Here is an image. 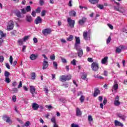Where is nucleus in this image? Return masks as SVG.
Returning <instances> with one entry per match:
<instances>
[{
  "label": "nucleus",
  "mask_w": 127,
  "mask_h": 127,
  "mask_svg": "<svg viewBox=\"0 0 127 127\" xmlns=\"http://www.w3.org/2000/svg\"><path fill=\"white\" fill-rule=\"evenodd\" d=\"M74 38V36L72 35H69V36L67 38V41H72L73 39Z\"/></svg>",
  "instance_id": "nucleus-30"
},
{
  "label": "nucleus",
  "mask_w": 127,
  "mask_h": 127,
  "mask_svg": "<svg viewBox=\"0 0 127 127\" xmlns=\"http://www.w3.org/2000/svg\"><path fill=\"white\" fill-rule=\"evenodd\" d=\"M54 67H55V69L57 70L58 68V64H57V63L56 62H53Z\"/></svg>",
  "instance_id": "nucleus-34"
},
{
  "label": "nucleus",
  "mask_w": 127,
  "mask_h": 127,
  "mask_svg": "<svg viewBox=\"0 0 127 127\" xmlns=\"http://www.w3.org/2000/svg\"><path fill=\"white\" fill-rule=\"evenodd\" d=\"M71 64H72L74 66L76 65V60H73L71 62Z\"/></svg>",
  "instance_id": "nucleus-53"
},
{
  "label": "nucleus",
  "mask_w": 127,
  "mask_h": 127,
  "mask_svg": "<svg viewBox=\"0 0 127 127\" xmlns=\"http://www.w3.org/2000/svg\"><path fill=\"white\" fill-rule=\"evenodd\" d=\"M83 37L84 40H88L89 36L88 35V32L87 31L83 32Z\"/></svg>",
  "instance_id": "nucleus-12"
},
{
  "label": "nucleus",
  "mask_w": 127,
  "mask_h": 127,
  "mask_svg": "<svg viewBox=\"0 0 127 127\" xmlns=\"http://www.w3.org/2000/svg\"><path fill=\"white\" fill-rule=\"evenodd\" d=\"M5 81L6 83H10V79L8 78V77H5Z\"/></svg>",
  "instance_id": "nucleus-41"
},
{
  "label": "nucleus",
  "mask_w": 127,
  "mask_h": 127,
  "mask_svg": "<svg viewBox=\"0 0 127 127\" xmlns=\"http://www.w3.org/2000/svg\"><path fill=\"white\" fill-rule=\"evenodd\" d=\"M107 25H108V26L109 27L110 29H114V26H113V25H111V24H108Z\"/></svg>",
  "instance_id": "nucleus-62"
},
{
  "label": "nucleus",
  "mask_w": 127,
  "mask_h": 127,
  "mask_svg": "<svg viewBox=\"0 0 127 127\" xmlns=\"http://www.w3.org/2000/svg\"><path fill=\"white\" fill-rule=\"evenodd\" d=\"M42 22V19L40 16L37 17L35 19V23L36 24H38L39 23H41Z\"/></svg>",
  "instance_id": "nucleus-13"
},
{
  "label": "nucleus",
  "mask_w": 127,
  "mask_h": 127,
  "mask_svg": "<svg viewBox=\"0 0 127 127\" xmlns=\"http://www.w3.org/2000/svg\"><path fill=\"white\" fill-rule=\"evenodd\" d=\"M41 11V9L40 8V7H38L36 9V13H40Z\"/></svg>",
  "instance_id": "nucleus-35"
},
{
  "label": "nucleus",
  "mask_w": 127,
  "mask_h": 127,
  "mask_svg": "<svg viewBox=\"0 0 127 127\" xmlns=\"http://www.w3.org/2000/svg\"><path fill=\"white\" fill-rule=\"evenodd\" d=\"M51 122H52V123H53L54 124H56V119L55 118V117H53L51 119Z\"/></svg>",
  "instance_id": "nucleus-38"
},
{
  "label": "nucleus",
  "mask_w": 127,
  "mask_h": 127,
  "mask_svg": "<svg viewBox=\"0 0 127 127\" xmlns=\"http://www.w3.org/2000/svg\"><path fill=\"white\" fill-rule=\"evenodd\" d=\"M28 38H29V36H26L23 38V41H26Z\"/></svg>",
  "instance_id": "nucleus-51"
},
{
  "label": "nucleus",
  "mask_w": 127,
  "mask_h": 127,
  "mask_svg": "<svg viewBox=\"0 0 127 127\" xmlns=\"http://www.w3.org/2000/svg\"><path fill=\"white\" fill-rule=\"evenodd\" d=\"M71 75H68L65 76L66 81H69V80H71Z\"/></svg>",
  "instance_id": "nucleus-39"
},
{
  "label": "nucleus",
  "mask_w": 127,
  "mask_h": 127,
  "mask_svg": "<svg viewBox=\"0 0 127 127\" xmlns=\"http://www.w3.org/2000/svg\"><path fill=\"white\" fill-rule=\"evenodd\" d=\"M126 49H127V47H126V46H120L116 48V53L120 54L121 52H122V50H125Z\"/></svg>",
  "instance_id": "nucleus-2"
},
{
  "label": "nucleus",
  "mask_w": 127,
  "mask_h": 127,
  "mask_svg": "<svg viewBox=\"0 0 127 127\" xmlns=\"http://www.w3.org/2000/svg\"><path fill=\"white\" fill-rule=\"evenodd\" d=\"M21 87H22V82H21V81H20L18 86V89H20Z\"/></svg>",
  "instance_id": "nucleus-54"
},
{
  "label": "nucleus",
  "mask_w": 127,
  "mask_h": 127,
  "mask_svg": "<svg viewBox=\"0 0 127 127\" xmlns=\"http://www.w3.org/2000/svg\"><path fill=\"white\" fill-rule=\"evenodd\" d=\"M109 59V57H105L104 58H103L101 60V63L102 64H105L106 63H108V59Z\"/></svg>",
  "instance_id": "nucleus-16"
},
{
  "label": "nucleus",
  "mask_w": 127,
  "mask_h": 127,
  "mask_svg": "<svg viewBox=\"0 0 127 127\" xmlns=\"http://www.w3.org/2000/svg\"><path fill=\"white\" fill-rule=\"evenodd\" d=\"M21 11L23 14H25V13H26V10L24 8L21 9Z\"/></svg>",
  "instance_id": "nucleus-56"
},
{
  "label": "nucleus",
  "mask_w": 127,
  "mask_h": 127,
  "mask_svg": "<svg viewBox=\"0 0 127 127\" xmlns=\"http://www.w3.org/2000/svg\"><path fill=\"white\" fill-rule=\"evenodd\" d=\"M35 73L32 72L31 76V79H32V80H34V79H35Z\"/></svg>",
  "instance_id": "nucleus-40"
},
{
  "label": "nucleus",
  "mask_w": 127,
  "mask_h": 127,
  "mask_svg": "<svg viewBox=\"0 0 127 127\" xmlns=\"http://www.w3.org/2000/svg\"><path fill=\"white\" fill-rule=\"evenodd\" d=\"M71 126V127H79V125H76L75 124H72Z\"/></svg>",
  "instance_id": "nucleus-63"
},
{
  "label": "nucleus",
  "mask_w": 127,
  "mask_h": 127,
  "mask_svg": "<svg viewBox=\"0 0 127 127\" xmlns=\"http://www.w3.org/2000/svg\"><path fill=\"white\" fill-rule=\"evenodd\" d=\"M39 4L40 5H43L44 4V0H40Z\"/></svg>",
  "instance_id": "nucleus-50"
},
{
  "label": "nucleus",
  "mask_w": 127,
  "mask_h": 127,
  "mask_svg": "<svg viewBox=\"0 0 127 127\" xmlns=\"http://www.w3.org/2000/svg\"><path fill=\"white\" fill-rule=\"evenodd\" d=\"M50 58L51 59V60H54L55 59V55L53 54L50 57Z\"/></svg>",
  "instance_id": "nucleus-55"
},
{
  "label": "nucleus",
  "mask_w": 127,
  "mask_h": 127,
  "mask_svg": "<svg viewBox=\"0 0 127 127\" xmlns=\"http://www.w3.org/2000/svg\"><path fill=\"white\" fill-rule=\"evenodd\" d=\"M9 75H10V73H9V72L8 71H5V72H4V76H5V77H9Z\"/></svg>",
  "instance_id": "nucleus-36"
},
{
  "label": "nucleus",
  "mask_w": 127,
  "mask_h": 127,
  "mask_svg": "<svg viewBox=\"0 0 127 127\" xmlns=\"http://www.w3.org/2000/svg\"><path fill=\"white\" fill-rule=\"evenodd\" d=\"M100 90L96 89L94 91V97H97V96H98V95H100Z\"/></svg>",
  "instance_id": "nucleus-22"
},
{
  "label": "nucleus",
  "mask_w": 127,
  "mask_h": 127,
  "mask_svg": "<svg viewBox=\"0 0 127 127\" xmlns=\"http://www.w3.org/2000/svg\"><path fill=\"white\" fill-rule=\"evenodd\" d=\"M88 120L89 122H93V118L92 117V116L89 115L88 117Z\"/></svg>",
  "instance_id": "nucleus-42"
},
{
  "label": "nucleus",
  "mask_w": 127,
  "mask_h": 127,
  "mask_svg": "<svg viewBox=\"0 0 127 127\" xmlns=\"http://www.w3.org/2000/svg\"><path fill=\"white\" fill-rule=\"evenodd\" d=\"M87 18L85 17H83L82 19L79 20V24L80 25H83L84 23H85V21H86Z\"/></svg>",
  "instance_id": "nucleus-18"
},
{
  "label": "nucleus",
  "mask_w": 127,
  "mask_h": 127,
  "mask_svg": "<svg viewBox=\"0 0 127 127\" xmlns=\"http://www.w3.org/2000/svg\"><path fill=\"white\" fill-rule=\"evenodd\" d=\"M118 117L119 118H120V119H122L123 121H125L126 118H127L125 115H122V114H119Z\"/></svg>",
  "instance_id": "nucleus-29"
},
{
  "label": "nucleus",
  "mask_w": 127,
  "mask_h": 127,
  "mask_svg": "<svg viewBox=\"0 0 127 127\" xmlns=\"http://www.w3.org/2000/svg\"><path fill=\"white\" fill-rule=\"evenodd\" d=\"M15 13L17 17H21V13L20 12V11H19V10H16L15 11Z\"/></svg>",
  "instance_id": "nucleus-23"
},
{
  "label": "nucleus",
  "mask_w": 127,
  "mask_h": 127,
  "mask_svg": "<svg viewBox=\"0 0 127 127\" xmlns=\"http://www.w3.org/2000/svg\"><path fill=\"white\" fill-rule=\"evenodd\" d=\"M67 22L71 28H73L74 25H75V20L71 19V18H68L67 19Z\"/></svg>",
  "instance_id": "nucleus-4"
},
{
  "label": "nucleus",
  "mask_w": 127,
  "mask_h": 127,
  "mask_svg": "<svg viewBox=\"0 0 127 127\" xmlns=\"http://www.w3.org/2000/svg\"><path fill=\"white\" fill-rule=\"evenodd\" d=\"M11 36H15V35H17V32L16 30L12 31L11 33Z\"/></svg>",
  "instance_id": "nucleus-32"
},
{
  "label": "nucleus",
  "mask_w": 127,
  "mask_h": 127,
  "mask_svg": "<svg viewBox=\"0 0 127 127\" xmlns=\"http://www.w3.org/2000/svg\"><path fill=\"white\" fill-rule=\"evenodd\" d=\"M61 59L63 63H67V61L66 60V59H65L62 57H61Z\"/></svg>",
  "instance_id": "nucleus-48"
},
{
  "label": "nucleus",
  "mask_w": 127,
  "mask_h": 127,
  "mask_svg": "<svg viewBox=\"0 0 127 127\" xmlns=\"http://www.w3.org/2000/svg\"><path fill=\"white\" fill-rule=\"evenodd\" d=\"M43 34H49L51 33V29H45L44 31H42Z\"/></svg>",
  "instance_id": "nucleus-15"
},
{
  "label": "nucleus",
  "mask_w": 127,
  "mask_h": 127,
  "mask_svg": "<svg viewBox=\"0 0 127 127\" xmlns=\"http://www.w3.org/2000/svg\"><path fill=\"white\" fill-rule=\"evenodd\" d=\"M79 100H80L81 103H83V102H84V101L85 100V97H84V96H83V95H81Z\"/></svg>",
  "instance_id": "nucleus-37"
},
{
  "label": "nucleus",
  "mask_w": 127,
  "mask_h": 127,
  "mask_svg": "<svg viewBox=\"0 0 127 127\" xmlns=\"http://www.w3.org/2000/svg\"><path fill=\"white\" fill-rule=\"evenodd\" d=\"M89 1L90 3L96 4V3H98V2H99V0H89Z\"/></svg>",
  "instance_id": "nucleus-28"
},
{
  "label": "nucleus",
  "mask_w": 127,
  "mask_h": 127,
  "mask_svg": "<svg viewBox=\"0 0 127 127\" xmlns=\"http://www.w3.org/2000/svg\"><path fill=\"white\" fill-rule=\"evenodd\" d=\"M97 7L100 8V9H104V5L102 4H99L97 5Z\"/></svg>",
  "instance_id": "nucleus-49"
},
{
  "label": "nucleus",
  "mask_w": 127,
  "mask_h": 127,
  "mask_svg": "<svg viewBox=\"0 0 127 127\" xmlns=\"http://www.w3.org/2000/svg\"><path fill=\"white\" fill-rule=\"evenodd\" d=\"M111 39H112V38H111V36H109L107 40V44H109V43H110V42H111Z\"/></svg>",
  "instance_id": "nucleus-46"
},
{
  "label": "nucleus",
  "mask_w": 127,
  "mask_h": 127,
  "mask_svg": "<svg viewBox=\"0 0 127 127\" xmlns=\"http://www.w3.org/2000/svg\"><path fill=\"white\" fill-rule=\"evenodd\" d=\"M107 102H108V100H107V98H104L103 100V104L106 105Z\"/></svg>",
  "instance_id": "nucleus-64"
},
{
  "label": "nucleus",
  "mask_w": 127,
  "mask_h": 127,
  "mask_svg": "<svg viewBox=\"0 0 127 127\" xmlns=\"http://www.w3.org/2000/svg\"><path fill=\"white\" fill-rule=\"evenodd\" d=\"M32 108L34 110H38L39 108V105H38V104H37V103H33L32 105Z\"/></svg>",
  "instance_id": "nucleus-17"
},
{
  "label": "nucleus",
  "mask_w": 127,
  "mask_h": 127,
  "mask_svg": "<svg viewBox=\"0 0 127 127\" xmlns=\"http://www.w3.org/2000/svg\"><path fill=\"white\" fill-rule=\"evenodd\" d=\"M45 14H46V11L45 10H42L41 13V16H45Z\"/></svg>",
  "instance_id": "nucleus-33"
},
{
  "label": "nucleus",
  "mask_w": 127,
  "mask_h": 127,
  "mask_svg": "<svg viewBox=\"0 0 127 127\" xmlns=\"http://www.w3.org/2000/svg\"><path fill=\"white\" fill-rule=\"evenodd\" d=\"M12 91H13V93H17V92H18V90L17 88H13Z\"/></svg>",
  "instance_id": "nucleus-52"
},
{
  "label": "nucleus",
  "mask_w": 127,
  "mask_h": 127,
  "mask_svg": "<svg viewBox=\"0 0 127 127\" xmlns=\"http://www.w3.org/2000/svg\"><path fill=\"white\" fill-rule=\"evenodd\" d=\"M76 116L77 117H80V116H82V112L78 108H76Z\"/></svg>",
  "instance_id": "nucleus-20"
},
{
  "label": "nucleus",
  "mask_w": 127,
  "mask_h": 127,
  "mask_svg": "<svg viewBox=\"0 0 127 127\" xmlns=\"http://www.w3.org/2000/svg\"><path fill=\"white\" fill-rule=\"evenodd\" d=\"M31 14L32 16H33L34 17H35V16H36V12H35V11H33L32 12Z\"/></svg>",
  "instance_id": "nucleus-58"
},
{
  "label": "nucleus",
  "mask_w": 127,
  "mask_h": 127,
  "mask_svg": "<svg viewBox=\"0 0 127 127\" xmlns=\"http://www.w3.org/2000/svg\"><path fill=\"white\" fill-rule=\"evenodd\" d=\"M113 89L114 90V91H117L118 89H119V84H118V81L115 80L114 81L113 86Z\"/></svg>",
  "instance_id": "nucleus-11"
},
{
  "label": "nucleus",
  "mask_w": 127,
  "mask_h": 127,
  "mask_svg": "<svg viewBox=\"0 0 127 127\" xmlns=\"http://www.w3.org/2000/svg\"><path fill=\"white\" fill-rule=\"evenodd\" d=\"M29 125H30V122L28 121L25 124V127H29Z\"/></svg>",
  "instance_id": "nucleus-61"
},
{
  "label": "nucleus",
  "mask_w": 127,
  "mask_h": 127,
  "mask_svg": "<svg viewBox=\"0 0 127 127\" xmlns=\"http://www.w3.org/2000/svg\"><path fill=\"white\" fill-rule=\"evenodd\" d=\"M114 8L115 10L119 11L120 12H121V13H124V12H125V9H124V8H123L122 7H121L120 8L118 6H114Z\"/></svg>",
  "instance_id": "nucleus-7"
},
{
  "label": "nucleus",
  "mask_w": 127,
  "mask_h": 127,
  "mask_svg": "<svg viewBox=\"0 0 127 127\" xmlns=\"http://www.w3.org/2000/svg\"><path fill=\"white\" fill-rule=\"evenodd\" d=\"M114 105L116 106H120L121 105V102H120V97H119V96H117L115 98Z\"/></svg>",
  "instance_id": "nucleus-8"
},
{
  "label": "nucleus",
  "mask_w": 127,
  "mask_h": 127,
  "mask_svg": "<svg viewBox=\"0 0 127 127\" xmlns=\"http://www.w3.org/2000/svg\"><path fill=\"white\" fill-rule=\"evenodd\" d=\"M26 10L27 11H30L31 10V7L30 6H27L26 7Z\"/></svg>",
  "instance_id": "nucleus-44"
},
{
  "label": "nucleus",
  "mask_w": 127,
  "mask_h": 127,
  "mask_svg": "<svg viewBox=\"0 0 127 127\" xmlns=\"http://www.w3.org/2000/svg\"><path fill=\"white\" fill-rule=\"evenodd\" d=\"M60 80L61 82H65L66 81V76L64 75L61 76L60 77Z\"/></svg>",
  "instance_id": "nucleus-25"
},
{
  "label": "nucleus",
  "mask_w": 127,
  "mask_h": 127,
  "mask_svg": "<svg viewBox=\"0 0 127 127\" xmlns=\"http://www.w3.org/2000/svg\"><path fill=\"white\" fill-rule=\"evenodd\" d=\"M3 60H4V58H3V56H0V62L1 63L3 62Z\"/></svg>",
  "instance_id": "nucleus-59"
},
{
  "label": "nucleus",
  "mask_w": 127,
  "mask_h": 127,
  "mask_svg": "<svg viewBox=\"0 0 127 127\" xmlns=\"http://www.w3.org/2000/svg\"><path fill=\"white\" fill-rule=\"evenodd\" d=\"M87 61L92 63V62H93L94 61H93V59L92 58H88L87 59Z\"/></svg>",
  "instance_id": "nucleus-60"
},
{
  "label": "nucleus",
  "mask_w": 127,
  "mask_h": 127,
  "mask_svg": "<svg viewBox=\"0 0 127 127\" xmlns=\"http://www.w3.org/2000/svg\"><path fill=\"white\" fill-rule=\"evenodd\" d=\"M48 66H49L48 62L46 61L45 59H44L43 62V70H46V69L48 68Z\"/></svg>",
  "instance_id": "nucleus-6"
},
{
  "label": "nucleus",
  "mask_w": 127,
  "mask_h": 127,
  "mask_svg": "<svg viewBox=\"0 0 127 127\" xmlns=\"http://www.w3.org/2000/svg\"><path fill=\"white\" fill-rule=\"evenodd\" d=\"M12 100L13 102H16V96L15 95H13L12 97Z\"/></svg>",
  "instance_id": "nucleus-43"
},
{
  "label": "nucleus",
  "mask_w": 127,
  "mask_h": 127,
  "mask_svg": "<svg viewBox=\"0 0 127 127\" xmlns=\"http://www.w3.org/2000/svg\"><path fill=\"white\" fill-rule=\"evenodd\" d=\"M91 68L93 71L99 70V64L96 63H93L91 64Z\"/></svg>",
  "instance_id": "nucleus-3"
},
{
  "label": "nucleus",
  "mask_w": 127,
  "mask_h": 127,
  "mask_svg": "<svg viewBox=\"0 0 127 127\" xmlns=\"http://www.w3.org/2000/svg\"><path fill=\"white\" fill-rule=\"evenodd\" d=\"M13 22L12 21H9L8 23V25L7 26V30H11V29H13Z\"/></svg>",
  "instance_id": "nucleus-5"
},
{
  "label": "nucleus",
  "mask_w": 127,
  "mask_h": 127,
  "mask_svg": "<svg viewBox=\"0 0 127 127\" xmlns=\"http://www.w3.org/2000/svg\"><path fill=\"white\" fill-rule=\"evenodd\" d=\"M0 35L1 36V38H2V37H5V36H6V34L3 33L2 31L0 30Z\"/></svg>",
  "instance_id": "nucleus-31"
},
{
  "label": "nucleus",
  "mask_w": 127,
  "mask_h": 127,
  "mask_svg": "<svg viewBox=\"0 0 127 127\" xmlns=\"http://www.w3.org/2000/svg\"><path fill=\"white\" fill-rule=\"evenodd\" d=\"M81 79L82 80H85V81H88V78H87V74L86 73H83L81 76Z\"/></svg>",
  "instance_id": "nucleus-26"
},
{
  "label": "nucleus",
  "mask_w": 127,
  "mask_h": 127,
  "mask_svg": "<svg viewBox=\"0 0 127 127\" xmlns=\"http://www.w3.org/2000/svg\"><path fill=\"white\" fill-rule=\"evenodd\" d=\"M77 51V55L78 57H82L83 56V50L81 48V47H79V49H76Z\"/></svg>",
  "instance_id": "nucleus-9"
},
{
  "label": "nucleus",
  "mask_w": 127,
  "mask_h": 127,
  "mask_svg": "<svg viewBox=\"0 0 127 127\" xmlns=\"http://www.w3.org/2000/svg\"><path fill=\"white\" fill-rule=\"evenodd\" d=\"M38 56H37V55L32 54L30 56V58L31 60H35V59H36V58H37Z\"/></svg>",
  "instance_id": "nucleus-24"
},
{
  "label": "nucleus",
  "mask_w": 127,
  "mask_h": 127,
  "mask_svg": "<svg viewBox=\"0 0 127 127\" xmlns=\"http://www.w3.org/2000/svg\"><path fill=\"white\" fill-rule=\"evenodd\" d=\"M12 87H16V86H17V83H16L15 81H14L12 83Z\"/></svg>",
  "instance_id": "nucleus-57"
},
{
  "label": "nucleus",
  "mask_w": 127,
  "mask_h": 127,
  "mask_svg": "<svg viewBox=\"0 0 127 127\" xmlns=\"http://www.w3.org/2000/svg\"><path fill=\"white\" fill-rule=\"evenodd\" d=\"M115 127H124V124L123 123L118 121L117 120H115L114 122Z\"/></svg>",
  "instance_id": "nucleus-14"
},
{
  "label": "nucleus",
  "mask_w": 127,
  "mask_h": 127,
  "mask_svg": "<svg viewBox=\"0 0 127 127\" xmlns=\"http://www.w3.org/2000/svg\"><path fill=\"white\" fill-rule=\"evenodd\" d=\"M75 43L74 45L75 49H79L81 46V40H80V38L79 37H75Z\"/></svg>",
  "instance_id": "nucleus-1"
},
{
  "label": "nucleus",
  "mask_w": 127,
  "mask_h": 127,
  "mask_svg": "<svg viewBox=\"0 0 127 127\" xmlns=\"http://www.w3.org/2000/svg\"><path fill=\"white\" fill-rule=\"evenodd\" d=\"M30 92L31 94H32V97H34V94H36V92H35V87L33 86H30Z\"/></svg>",
  "instance_id": "nucleus-10"
},
{
  "label": "nucleus",
  "mask_w": 127,
  "mask_h": 127,
  "mask_svg": "<svg viewBox=\"0 0 127 127\" xmlns=\"http://www.w3.org/2000/svg\"><path fill=\"white\" fill-rule=\"evenodd\" d=\"M13 61V58H12V56H10L9 58V62L11 64V65H12V61Z\"/></svg>",
  "instance_id": "nucleus-45"
},
{
  "label": "nucleus",
  "mask_w": 127,
  "mask_h": 127,
  "mask_svg": "<svg viewBox=\"0 0 127 127\" xmlns=\"http://www.w3.org/2000/svg\"><path fill=\"white\" fill-rule=\"evenodd\" d=\"M23 39H20L18 41V43L20 45H22V43H23Z\"/></svg>",
  "instance_id": "nucleus-47"
},
{
  "label": "nucleus",
  "mask_w": 127,
  "mask_h": 127,
  "mask_svg": "<svg viewBox=\"0 0 127 127\" xmlns=\"http://www.w3.org/2000/svg\"><path fill=\"white\" fill-rule=\"evenodd\" d=\"M69 14L70 16H76V15H77V13L74 10H71L69 12Z\"/></svg>",
  "instance_id": "nucleus-21"
},
{
  "label": "nucleus",
  "mask_w": 127,
  "mask_h": 127,
  "mask_svg": "<svg viewBox=\"0 0 127 127\" xmlns=\"http://www.w3.org/2000/svg\"><path fill=\"white\" fill-rule=\"evenodd\" d=\"M3 121H6V123H10L11 122L10 118L6 116H3Z\"/></svg>",
  "instance_id": "nucleus-19"
},
{
  "label": "nucleus",
  "mask_w": 127,
  "mask_h": 127,
  "mask_svg": "<svg viewBox=\"0 0 127 127\" xmlns=\"http://www.w3.org/2000/svg\"><path fill=\"white\" fill-rule=\"evenodd\" d=\"M26 20L28 21V22H31L32 21V18L30 15H27L26 17Z\"/></svg>",
  "instance_id": "nucleus-27"
}]
</instances>
